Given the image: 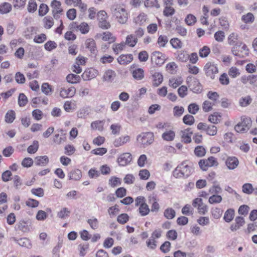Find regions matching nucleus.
Here are the masks:
<instances>
[{
    "label": "nucleus",
    "mask_w": 257,
    "mask_h": 257,
    "mask_svg": "<svg viewBox=\"0 0 257 257\" xmlns=\"http://www.w3.org/2000/svg\"><path fill=\"white\" fill-rule=\"evenodd\" d=\"M28 102L27 97L24 93H20L18 97V104L20 107L25 106Z\"/></svg>",
    "instance_id": "nucleus-55"
},
{
    "label": "nucleus",
    "mask_w": 257,
    "mask_h": 257,
    "mask_svg": "<svg viewBox=\"0 0 257 257\" xmlns=\"http://www.w3.org/2000/svg\"><path fill=\"white\" fill-rule=\"evenodd\" d=\"M219 81L223 85H227L230 82L229 78L226 73H223L220 75Z\"/></svg>",
    "instance_id": "nucleus-56"
},
{
    "label": "nucleus",
    "mask_w": 257,
    "mask_h": 257,
    "mask_svg": "<svg viewBox=\"0 0 257 257\" xmlns=\"http://www.w3.org/2000/svg\"><path fill=\"white\" fill-rule=\"evenodd\" d=\"M75 7H78L80 12H85L87 8V6L86 4L82 2V0H75L74 5Z\"/></svg>",
    "instance_id": "nucleus-51"
},
{
    "label": "nucleus",
    "mask_w": 257,
    "mask_h": 257,
    "mask_svg": "<svg viewBox=\"0 0 257 257\" xmlns=\"http://www.w3.org/2000/svg\"><path fill=\"white\" fill-rule=\"evenodd\" d=\"M214 37L218 42H222L225 39V33L222 31H218L215 33Z\"/></svg>",
    "instance_id": "nucleus-63"
},
{
    "label": "nucleus",
    "mask_w": 257,
    "mask_h": 257,
    "mask_svg": "<svg viewBox=\"0 0 257 257\" xmlns=\"http://www.w3.org/2000/svg\"><path fill=\"white\" fill-rule=\"evenodd\" d=\"M199 110V106L196 103H192L188 106L189 112L192 114H196Z\"/></svg>",
    "instance_id": "nucleus-58"
},
{
    "label": "nucleus",
    "mask_w": 257,
    "mask_h": 257,
    "mask_svg": "<svg viewBox=\"0 0 257 257\" xmlns=\"http://www.w3.org/2000/svg\"><path fill=\"white\" fill-rule=\"evenodd\" d=\"M148 19V15L146 13L142 12L134 18L133 22L137 25L144 26L147 22Z\"/></svg>",
    "instance_id": "nucleus-13"
},
{
    "label": "nucleus",
    "mask_w": 257,
    "mask_h": 257,
    "mask_svg": "<svg viewBox=\"0 0 257 257\" xmlns=\"http://www.w3.org/2000/svg\"><path fill=\"white\" fill-rule=\"evenodd\" d=\"M215 105V104L214 102L210 100H205L202 103V109L205 112H209L212 110L213 106Z\"/></svg>",
    "instance_id": "nucleus-33"
},
{
    "label": "nucleus",
    "mask_w": 257,
    "mask_h": 257,
    "mask_svg": "<svg viewBox=\"0 0 257 257\" xmlns=\"http://www.w3.org/2000/svg\"><path fill=\"white\" fill-rule=\"evenodd\" d=\"M75 7H78L80 12H85L87 8V6L86 4L82 2V0H75L74 5Z\"/></svg>",
    "instance_id": "nucleus-52"
},
{
    "label": "nucleus",
    "mask_w": 257,
    "mask_h": 257,
    "mask_svg": "<svg viewBox=\"0 0 257 257\" xmlns=\"http://www.w3.org/2000/svg\"><path fill=\"white\" fill-rule=\"evenodd\" d=\"M75 7H78L80 12H85L87 8V6L86 4L82 2V0H75L74 5Z\"/></svg>",
    "instance_id": "nucleus-50"
},
{
    "label": "nucleus",
    "mask_w": 257,
    "mask_h": 257,
    "mask_svg": "<svg viewBox=\"0 0 257 257\" xmlns=\"http://www.w3.org/2000/svg\"><path fill=\"white\" fill-rule=\"evenodd\" d=\"M194 153L196 156L201 157L205 155L206 150L203 147L198 146L195 148Z\"/></svg>",
    "instance_id": "nucleus-64"
},
{
    "label": "nucleus",
    "mask_w": 257,
    "mask_h": 257,
    "mask_svg": "<svg viewBox=\"0 0 257 257\" xmlns=\"http://www.w3.org/2000/svg\"><path fill=\"white\" fill-rule=\"evenodd\" d=\"M66 80L69 83L74 84L80 82L81 78L76 74H69L67 76Z\"/></svg>",
    "instance_id": "nucleus-36"
},
{
    "label": "nucleus",
    "mask_w": 257,
    "mask_h": 257,
    "mask_svg": "<svg viewBox=\"0 0 257 257\" xmlns=\"http://www.w3.org/2000/svg\"><path fill=\"white\" fill-rule=\"evenodd\" d=\"M191 171V168L186 162H182L173 171V176L176 178L187 177L190 175Z\"/></svg>",
    "instance_id": "nucleus-1"
},
{
    "label": "nucleus",
    "mask_w": 257,
    "mask_h": 257,
    "mask_svg": "<svg viewBox=\"0 0 257 257\" xmlns=\"http://www.w3.org/2000/svg\"><path fill=\"white\" fill-rule=\"evenodd\" d=\"M170 43L172 47L175 49H180L183 46L182 41L177 38H172L170 40Z\"/></svg>",
    "instance_id": "nucleus-35"
},
{
    "label": "nucleus",
    "mask_w": 257,
    "mask_h": 257,
    "mask_svg": "<svg viewBox=\"0 0 257 257\" xmlns=\"http://www.w3.org/2000/svg\"><path fill=\"white\" fill-rule=\"evenodd\" d=\"M210 49L208 46H204L199 51V56L201 58H206L210 53Z\"/></svg>",
    "instance_id": "nucleus-46"
},
{
    "label": "nucleus",
    "mask_w": 257,
    "mask_h": 257,
    "mask_svg": "<svg viewBox=\"0 0 257 257\" xmlns=\"http://www.w3.org/2000/svg\"><path fill=\"white\" fill-rule=\"evenodd\" d=\"M231 53L234 56L243 58L249 55V49L245 44L240 42L237 46L232 47Z\"/></svg>",
    "instance_id": "nucleus-3"
},
{
    "label": "nucleus",
    "mask_w": 257,
    "mask_h": 257,
    "mask_svg": "<svg viewBox=\"0 0 257 257\" xmlns=\"http://www.w3.org/2000/svg\"><path fill=\"white\" fill-rule=\"evenodd\" d=\"M176 215L175 211L172 208H167L164 212V216L168 219L174 218Z\"/></svg>",
    "instance_id": "nucleus-43"
},
{
    "label": "nucleus",
    "mask_w": 257,
    "mask_h": 257,
    "mask_svg": "<svg viewBox=\"0 0 257 257\" xmlns=\"http://www.w3.org/2000/svg\"><path fill=\"white\" fill-rule=\"evenodd\" d=\"M57 47V43L53 41H48L44 45L45 49L48 51H51L56 48Z\"/></svg>",
    "instance_id": "nucleus-60"
},
{
    "label": "nucleus",
    "mask_w": 257,
    "mask_h": 257,
    "mask_svg": "<svg viewBox=\"0 0 257 257\" xmlns=\"http://www.w3.org/2000/svg\"><path fill=\"white\" fill-rule=\"evenodd\" d=\"M175 9L171 6L164 7L163 14L165 17H169L173 16L175 13Z\"/></svg>",
    "instance_id": "nucleus-39"
},
{
    "label": "nucleus",
    "mask_w": 257,
    "mask_h": 257,
    "mask_svg": "<svg viewBox=\"0 0 257 257\" xmlns=\"http://www.w3.org/2000/svg\"><path fill=\"white\" fill-rule=\"evenodd\" d=\"M29 224V222L28 221L21 220L17 225V228L24 232H29L30 231Z\"/></svg>",
    "instance_id": "nucleus-26"
},
{
    "label": "nucleus",
    "mask_w": 257,
    "mask_h": 257,
    "mask_svg": "<svg viewBox=\"0 0 257 257\" xmlns=\"http://www.w3.org/2000/svg\"><path fill=\"white\" fill-rule=\"evenodd\" d=\"M218 164V162H199V165L203 171H206L209 167L217 166Z\"/></svg>",
    "instance_id": "nucleus-29"
},
{
    "label": "nucleus",
    "mask_w": 257,
    "mask_h": 257,
    "mask_svg": "<svg viewBox=\"0 0 257 257\" xmlns=\"http://www.w3.org/2000/svg\"><path fill=\"white\" fill-rule=\"evenodd\" d=\"M70 213V211L67 208L63 207L58 212L57 216L61 219H65L69 217Z\"/></svg>",
    "instance_id": "nucleus-48"
},
{
    "label": "nucleus",
    "mask_w": 257,
    "mask_h": 257,
    "mask_svg": "<svg viewBox=\"0 0 257 257\" xmlns=\"http://www.w3.org/2000/svg\"><path fill=\"white\" fill-rule=\"evenodd\" d=\"M150 201L152 202L151 206V211L152 212H158L160 209V206L158 203V199L156 197H152L150 198Z\"/></svg>",
    "instance_id": "nucleus-44"
},
{
    "label": "nucleus",
    "mask_w": 257,
    "mask_h": 257,
    "mask_svg": "<svg viewBox=\"0 0 257 257\" xmlns=\"http://www.w3.org/2000/svg\"><path fill=\"white\" fill-rule=\"evenodd\" d=\"M175 137V133L173 130L167 131L162 135V139L166 141H172Z\"/></svg>",
    "instance_id": "nucleus-28"
},
{
    "label": "nucleus",
    "mask_w": 257,
    "mask_h": 257,
    "mask_svg": "<svg viewBox=\"0 0 257 257\" xmlns=\"http://www.w3.org/2000/svg\"><path fill=\"white\" fill-rule=\"evenodd\" d=\"M239 36L238 34L235 32H232L229 35L227 38V42L230 46H237Z\"/></svg>",
    "instance_id": "nucleus-17"
},
{
    "label": "nucleus",
    "mask_w": 257,
    "mask_h": 257,
    "mask_svg": "<svg viewBox=\"0 0 257 257\" xmlns=\"http://www.w3.org/2000/svg\"><path fill=\"white\" fill-rule=\"evenodd\" d=\"M139 210L142 216L147 215L150 211L149 206L146 203L142 204V205L139 207Z\"/></svg>",
    "instance_id": "nucleus-57"
},
{
    "label": "nucleus",
    "mask_w": 257,
    "mask_h": 257,
    "mask_svg": "<svg viewBox=\"0 0 257 257\" xmlns=\"http://www.w3.org/2000/svg\"><path fill=\"white\" fill-rule=\"evenodd\" d=\"M152 76L153 86L157 87L162 83L163 76L161 73L158 72H155Z\"/></svg>",
    "instance_id": "nucleus-18"
},
{
    "label": "nucleus",
    "mask_w": 257,
    "mask_h": 257,
    "mask_svg": "<svg viewBox=\"0 0 257 257\" xmlns=\"http://www.w3.org/2000/svg\"><path fill=\"white\" fill-rule=\"evenodd\" d=\"M113 13L120 23L124 24L127 21V13L125 10L120 6H117Z\"/></svg>",
    "instance_id": "nucleus-8"
},
{
    "label": "nucleus",
    "mask_w": 257,
    "mask_h": 257,
    "mask_svg": "<svg viewBox=\"0 0 257 257\" xmlns=\"http://www.w3.org/2000/svg\"><path fill=\"white\" fill-rule=\"evenodd\" d=\"M116 74L112 70L109 69L105 71L103 75V79L107 81H112L115 77Z\"/></svg>",
    "instance_id": "nucleus-34"
},
{
    "label": "nucleus",
    "mask_w": 257,
    "mask_h": 257,
    "mask_svg": "<svg viewBox=\"0 0 257 257\" xmlns=\"http://www.w3.org/2000/svg\"><path fill=\"white\" fill-rule=\"evenodd\" d=\"M234 215V211L233 209H228L224 214V219L227 222H230L233 218Z\"/></svg>",
    "instance_id": "nucleus-49"
},
{
    "label": "nucleus",
    "mask_w": 257,
    "mask_h": 257,
    "mask_svg": "<svg viewBox=\"0 0 257 257\" xmlns=\"http://www.w3.org/2000/svg\"><path fill=\"white\" fill-rule=\"evenodd\" d=\"M12 10V5L7 2H4L0 4V13L1 14H7L10 13Z\"/></svg>",
    "instance_id": "nucleus-25"
},
{
    "label": "nucleus",
    "mask_w": 257,
    "mask_h": 257,
    "mask_svg": "<svg viewBox=\"0 0 257 257\" xmlns=\"http://www.w3.org/2000/svg\"><path fill=\"white\" fill-rule=\"evenodd\" d=\"M76 108V102L74 100H68L64 104V109L66 112H70Z\"/></svg>",
    "instance_id": "nucleus-31"
},
{
    "label": "nucleus",
    "mask_w": 257,
    "mask_h": 257,
    "mask_svg": "<svg viewBox=\"0 0 257 257\" xmlns=\"http://www.w3.org/2000/svg\"><path fill=\"white\" fill-rule=\"evenodd\" d=\"M98 25L100 28L106 30L110 28L111 25L108 21V16L105 11H100L97 14Z\"/></svg>",
    "instance_id": "nucleus-4"
},
{
    "label": "nucleus",
    "mask_w": 257,
    "mask_h": 257,
    "mask_svg": "<svg viewBox=\"0 0 257 257\" xmlns=\"http://www.w3.org/2000/svg\"><path fill=\"white\" fill-rule=\"evenodd\" d=\"M193 132L191 128H187L180 132L181 141L185 144H189L191 142V136Z\"/></svg>",
    "instance_id": "nucleus-11"
},
{
    "label": "nucleus",
    "mask_w": 257,
    "mask_h": 257,
    "mask_svg": "<svg viewBox=\"0 0 257 257\" xmlns=\"http://www.w3.org/2000/svg\"><path fill=\"white\" fill-rule=\"evenodd\" d=\"M183 122L187 125H192L195 122V119L193 116L190 114H186L183 118Z\"/></svg>",
    "instance_id": "nucleus-61"
},
{
    "label": "nucleus",
    "mask_w": 257,
    "mask_h": 257,
    "mask_svg": "<svg viewBox=\"0 0 257 257\" xmlns=\"http://www.w3.org/2000/svg\"><path fill=\"white\" fill-rule=\"evenodd\" d=\"M12 240L17 243L19 245L25 247L26 248H31L32 244L31 241L28 238H21L18 239L16 237H13L11 238Z\"/></svg>",
    "instance_id": "nucleus-15"
},
{
    "label": "nucleus",
    "mask_w": 257,
    "mask_h": 257,
    "mask_svg": "<svg viewBox=\"0 0 257 257\" xmlns=\"http://www.w3.org/2000/svg\"><path fill=\"white\" fill-rule=\"evenodd\" d=\"M192 205L194 207L197 208L198 211L200 214H205L208 211V207L203 203L201 198L195 199L193 201Z\"/></svg>",
    "instance_id": "nucleus-9"
},
{
    "label": "nucleus",
    "mask_w": 257,
    "mask_h": 257,
    "mask_svg": "<svg viewBox=\"0 0 257 257\" xmlns=\"http://www.w3.org/2000/svg\"><path fill=\"white\" fill-rule=\"evenodd\" d=\"M241 20L244 23H252L254 21V17L251 13H248L241 17Z\"/></svg>",
    "instance_id": "nucleus-42"
},
{
    "label": "nucleus",
    "mask_w": 257,
    "mask_h": 257,
    "mask_svg": "<svg viewBox=\"0 0 257 257\" xmlns=\"http://www.w3.org/2000/svg\"><path fill=\"white\" fill-rule=\"evenodd\" d=\"M86 47L88 49L91 53L96 54L97 52L96 44L94 40L92 38H88L85 42Z\"/></svg>",
    "instance_id": "nucleus-19"
},
{
    "label": "nucleus",
    "mask_w": 257,
    "mask_h": 257,
    "mask_svg": "<svg viewBox=\"0 0 257 257\" xmlns=\"http://www.w3.org/2000/svg\"><path fill=\"white\" fill-rule=\"evenodd\" d=\"M41 89L46 95H50L53 91L52 86L48 83H44L42 85Z\"/></svg>",
    "instance_id": "nucleus-45"
},
{
    "label": "nucleus",
    "mask_w": 257,
    "mask_h": 257,
    "mask_svg": "<svg viewBox=\"0 0 257 257\" xmlns=\"http://www.w3.org/2000/svg\"><path fill=\"white\" fill-rule=\"evenodd\" d=\"M51 6L52 8V12L54 16L56 14H60L63 12V9L61 7V3L60 1L53 0L52 1Z\"/></svg>",
    "instance_id": "nucleus-16"
},
{
    "label": "nucleus",
    "mask_w": 257,
    "mask_h": 257,
    "mask_svg": "<svg viewBox=\"0 0 257 257\" xmlns=\"http://www.w3.org/2000/svg\"><path fill=\"white\" fill-rule=\"evenodd\" d=\"M16 118L15 112L13 110H8L6 114L5 120L7 123H12Z\"/></svg>",
    "instance_id": "nucleus-37"
},
{
    "label": "nucleus",
    "mask_w": 257,
    "mask_h": 257,
    "mask_svg": "<svg viewBox=\"0 0 257 257\" xmlns=\"http://www.w3.org/2000/svg\"><path fill=\"white\" fill-rule=\"evenodd\" d=\"M44 27L46 29H50L54 25V19L51 16L45 17L43 19Z\"/></svg>",
    "instance_id": "nucleus-30"
},
{
    "label": "nucleus",
    "mask_w": 257,
    "mask_h": 257,
    "mask_svg": "<svg viewBox=\"0 0 257 257\" xmlns=\"http://www.w3.org/2000/svg\"><path fill=\"white\" fill-rule=\"evenodd\" d=\"M154 141V136L153 133H143L138 136L137 141L144 147L152 144Z\"/></svg>",
    "instance_id": "nucleus-5"
},
{
    "label": "nucleus",
    "mask_w": 257,
    "mask_h": 257,
    "mask_svg": "<svg viewBox=\"0 0 257 257\" xmlns=\"http://www.w3.org/2000/svg\"><path fill=\"white\" fill-rule=\"evenodd\" d=\"M203 70L205 75L211 79H214L215 77V75L219 72L217 65L211 62H208L205 64Z\"/></svg>",
    "instance_id": "nucleus-6"
},
{
    "label": "nucleus",
    "mask_w": 257,
    "mask_h": 257,
    "mask_svg": "<svg viewBox=\"0 0 257 257\" xmlns=\"http://www.w3.org/2000/svg\"><path fill=\"white\" fill-rule=\"evenodd\" d=\"M76 93V89L74 86L64 87L61 89L60 95L63 98L73 97Z\"/></svg>",
    "instance_id": "nucleus-10"
},
{
    "label": "nucleus",
    "mask_w": 257,
    "mask_h": 257,
    "mask_svg": "<svg viewBox=\"0 0 257 257\" xmlns=\"http://www.w3.org/2000/svg\"><path fill=\"white\" fill-rule=\"evenodd\" d=\"M144 5L147 8H155L159 9L160 8V5L158 0H146L144 2Z\"/></svg>",
    "instance_id": "nucleus-32"
},
{
    "label": "nucleus",
    "mask_w": 257,
    "mask_h": 257,
    "mask_svg": "<svg viewBox=\"0 0 257 257\" xmlns=\"http://www.w3.org/2000/svg\"><path fill=\"white\" fill-rule=\"evenodd\" d=\"M221 117L222 115L220 113L215 112L209 116L208 120L212 123L217 124L220 121Z\"/></svg>",
    "instance_id": "nucleus-23"
},
{
    "label": "nucleus",
    "mask_w": 257,
    "mask_h": 257,
    "mask_svg": "<svg viewBox=\"0 0 257 257\" xmlns=\"http://www.w3.org/2000/svg\"><path fill=\"white\" fill-rule=\"evenodd\" d=\"M32 115L34 119L36 120H40L42 119L44 116L43 112L39 109H36L33 110Z\"/></svg>",
    "instance_id": "nucleus-47"
},
{
    "label": "nucleus",
    "mask_w": 257,
    "mask_h": 257,
    "mask_svg": "<svg viewBox=\"0 0 257 257\" xmlns=\"http://www.w3.org/2000/svg\"><path fill=\"white\" fill-rule=\"evenodd\" d=\"M252 101V98L249 95L242 97L239 99V104L241 107H246L249 105Z\"/></svg>",
    "instance_id": "nucleus-38"
},
{
    "label": "nucleus",
    "mask_w": 257,
    "mask_h": 257,
    "mask_svg": "<svg viewBox=\"0 0 257 257\" xmlns=\"http://www.w3.org/2000/svg\"><path fill=\"white\" fill-rule=\"evenodd\" d=\"M235 223L232 224L230 229L232 231H235L239 229L245 223L244 218L242 217L238 216L235 219Z\"/></svg>",
    "instance_id": "nucleus-22"
},
{
    "label": "nucleus",
    "mask_w": 257,
    "mask_h": 257,
    "mask_svg": "<svg viewBox=\"0 0 257 257\" xmlns=\"http://www.w3.org/2000/svg\"><path fill=\"white\" fill-rule=\"evenodd\" d=\"M125 45L126 43L124 42H121L119 44H114L112 46V49L114 52L117 54L124 49Z\"/></svg>",
    "instance_id": "nucleus-54"
},
{
    "label": "nucleus",
    "mask_w": 257,
    "mask_h": 257,
    "mask_svg": "<svg viewBox=\"0 0 257 257\" xmlns=\"http://www.w3.org/2000/svg\"><path fill=\"white\" fill-rule=\"evenodd\" d=\"M151 61L153 66L160 67L165 63V56L160 51H154L151 54Z\"/></svg>",
    "instance_id": "nucleus-7"
},
{
    "label": "nucleus",
    "mask_w": 257,
    "mask_h": 257,
    "mask_svg": "<svg viewBox=\"0 0 257 257\" xmlns=\"http://www.w3.org/2000/svg\"><path fill=\"white\" fill-rule=\"evenodd\" d=\"M76 28L83 34L88 33L90 30L88 24L86 22H82L80 25L77 26Z\"/></svg>",
    "instance_id": "nucleus-41"
},
{
    "label": "nucleus",
    "mask_w": 257,
    "mask_h": 257,
    "mask_svg": "<svg viewBox=\"0 0 257 257\" xmlns=\"http://www.w3.org/2000/svg\"><path fill=\"white\" fill-rule=\"evenodd\" d=\"M217 128L214 125H208L205 131L206 133L211 136H215L217 133Z\"/></svg>",
    "instance_id": "nucleus-53"
},
{
    "label": "nucleus",
    "mask_w": 257,
    "mask_h": 257,
    "mask_svg": "<svg viewBox=\"0 0 257 257\" xmlns=\"http://www.w3.org/2000/svg\"><path fill=\"white\" fill-rule=\"evenodd\" d=\"M183 79L181 76L173 77L169 80V85L173 88H176L183 83Z\"/></svg>",
    "instance_id": "nucleus-20"
},
{
    "label": "nucleus",
    "mask_w": 257,
    "mask_h": 257,
    "mask_svg": "<svg viewBox=\"0 0 257 257\" xmlns=\"http://www.w3.org/2000/svg\"><path fill=\"white\" fill-rule=\"evenodd\" d=\"M66 141V137L65 135L60 136L59 134H55L53 137V142L56 144H61Z\"/></svg>",
    "instance_id": "nucleus-62"
},
{
    "label": "nucleus",
    "mask_w": 257,
    "mask_h": 257,
    "mask_svg": "<svg viewBox=\"0 0 257 257\" xmlns=\"http://www.w3.org/2000/svg\"><path fill=\"white\" fill-rule=\"evenodd\" d=\"M137 67V65L133 64L131 66V69L132 70V74L133 77L134 79L137 80H142L144 78L145 74H144V70L142 68H136Z\"/></svg>",
    "instance_id": "nucleus-12"
},
{
    "label": "nucleus",
    "mask_w": 257,
    "mask_h": 257,
    "mask_svg": "<svg viewBox=\"0 0 257 257\" xmlns=\"http://www.w3.org/2000/svg\"><path fill=\"white\" fill-rule=\"evenodd\" d=\"M97 71L93 68H88L84 71L81 75V77L84 80H89L94 77L97 75Z\"/></svg>",
    "instance_id": "nucleus-14"
},
{
    "label": "nucleus",
    "mask_w": 257,
    "mask_h": 257,
    "mask_svg": "<svg viewBox=\"0 0 257 257\" xmlns=\"http://www.w3.org/2000/svg\"><path fill=\"white\" fill-rule=\"evenodd\" d=\"M101 39L105 42H108L109 44L114 42L116 40V38L109 32H103L101 35Z\"/></svg>",
    "instance_id": "nucleus-21"
},
{
    "label": "nucleus",
    "mask_w": 257,
    "mask_h": 257,
    "mask_svg": "<svg viewBox=\"0 0 257 257\" xmlns=\"http://www.w3.org/2000/svg\"><path fill=\"white\" fill-rule=\"evenodd\" d=\"M26 0H13V4L15 9H20L25 7Z\"/></svg>",
    "instance_id": "nucleus-59"
},
{
    "label": "nucleus",
    "mask_w": 257,
    "mask_h": 257,
    "mask_svg": "<svg viewBox=\"0 0 257 257\" xmlns=\"http://www.w3.org/2000/svg\"><path fill=\"white\" fill-rule=\"evenodd\" d=\"M104 120H96L91 123V127L93 130H98L102 132L104 129Z\"/></svg>",
    "instance_id": "nucleus-27"
},
{
    "label": "nucleus",
    "mask_w": 257,
    "mask_h": 257,
    "mask_svg": "<svg viewBox=\"0 0 257 257\" xmlns=\"http://www.w3.org/2000/svg\"><path fill=\"white\" fill-rule=\"evenodd\" d=\"M240 121L234 126L236 132L239 133H244L247 132L252 124L251 118L246 116H242L240 118Z\"/></svg>",
    "instance_id": "nucleus-2"
},
{
    "label": "nucleus",
    "mask_w": 257,
    "mask_h": 257,
    "mask_svg": "<svg viewBox=\"0 0 257 257\" xmlns=\"http://www.w3.org/2000/svg\"><path fill=\"white\" fill-rule=\"evenodd\" d=\"M207 97L211 100L212 102L215 104L217 103L219 98V95L217 92L209 91L207 94Z\"/></svg>",
    "instance_id": "nucleus-40"
},
{
    "label": "nucleus",
    "mask_w": 257,
    "mask_h": 257,
    "mask_svg": "<svg viewBox=\"0 0 257 257\" xmlns=\"http://www.w3.org/2000/svg\"><path fill=\"white\" fill-rule=\"evenodd\" d=\"M178 68V65L175 62H171L167 64L166 70L168 73L171 74H175L177 72Z\"/></svg>",
    "instance_id": "nucleus-24"
}]
</instances>
